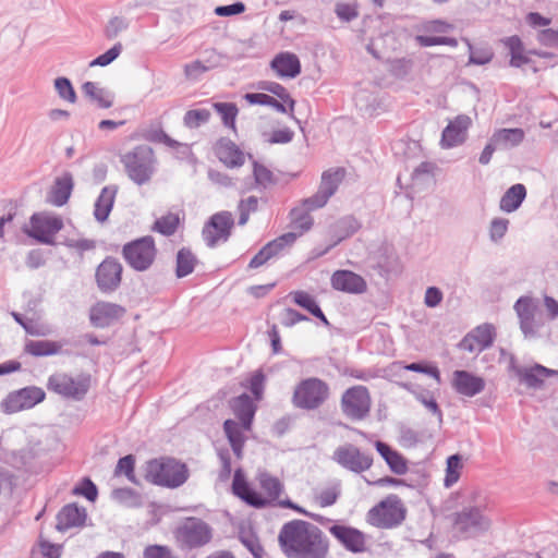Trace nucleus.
I'll return each mask as SVG.
<instances>
[{
	"label": "nucleus",
	"mask_w": 558,
	"mask_h": 558,
	"mask_svg": "<svg viewBox=\"0 0 558 558\" xmlns=\"http://www.w3.org/2000/svg\"><path fill=\"white\" fill-rule=\"evenodd\" d=\"M112 498L118 502L130 508H138L142 506L141 495L130 487H121L113 489Z\"/></svg>",
	"instance_id": "39"
},
{
	"label": "nucleus",
	"mask_w": 558,
	"mask_h": 558,
	"mask_svg": "<svg viewBox=\"0 0 558 558\" xmlns=\"http://www.w3.org/2000/svg\"><path fill=\"white\" fill-rule=\"evenodd\" d=\"M500 41L509 50L510 66L521 68L532 61L529 57L530 54L524 49L522 39L518 35L505 37Z\"/></svg>",
	"instance_id": "29"
},
{
	"label": "nucleus",
	"mask_w": 558,
	"mask_h": 558,
	"mask_svg": "<svg viewBox=\"0 0 558 558\" xmlns=\"http://www.w3.org/2000/svg\"><path fill=\"white\" fill-rule=\"evenodd\" d=\"M197 263V257L189 247H181L177 253L175 276L184 278L191 275Z\"/></svg>",
	"instance_id": "34"
},
{
	"label": "nucleus",
	"mask_w": 558,
	"mask_h": 558,
	"mask_svg": "<svg viewBox=\"0 0 558 558\" xmlns=\"http://www.w3.org/2000/svg\"><path fill=\"white\" fill-rule=\"evenodd\" d=\"M179 223V216L173 213H168L155 221L153 229L165 236H170L175 233Z\"/></svg>",
	"instance_id": "40"
},
{
	"label": "nucleus",
	"mask_w": 558,
	"mask_h": 558,
	"mask_svg": "<svg viewBox=\"0 0 558 558\" xmlns=\"http://www.w3.org/2000/svg\"><path fill=\"white\" fill-rule=\"evenodd\" d=\"M265 379L266 377L262 369L254 372L248 379V389L257 401L263 398Z\"/></svg>",
	"instance_id": "61"
},
{
	"label": "nucleus",
	"mask_w": 558,
	"mask_h": 558,
	"mask_svg": "<svg viewBox=\"0 0 558 558\" xmlns=\"http://www.w3.org/2000/svg\"><path fill=\"white\" fill-rule=\"evenodd\" d=\"M361 222L354 216H345L341 218L336 225L339 241L352 236L361 229Z\"/></svg>",
	"instance_id": "46"
},
{
	"label": "nucleus",
	"mask_w": 558,
	"mask_h": 558,
	"mask_svg": "<svg viewBox=\"0 0 558 558\" xmlns=\"http://www.w3.org/2000/svg\"><path fill=\"white\" fill-rule=\"evenodd\" d=\"M87 518L86 509L76 504L65 505L57 514V530L64 532L71 527L83 526Z\"/></svg>",
	"instance_id": "25"
},
{
	"label": "nucleus",
	"mask_w": 558,
	"mask_h": 558,
	"mask_svg": "<svg viewBox=\"0 0 558 558\" xmlns=\"http://www.w3.org/2000/svg\"><path fill=\"white\" fill-rule=\"evenodd\" d=\"M385 462L390 471L397 475H403L408 471L407 459L397 450Z\"/></svg>",
	"instance_id": "64"
},
{
	"label": "nucleus",
	"mask_w": 558,
	"mask_h": 558,
	"mask_svg": "<svg viewBox=\"0 0 558 558\" xmlns=\"http://www.w3.org/2000/svg\"><path fill=\"white\" fill-rule=\"evenodd\" d=\"M453 527L464 539L480 537L492 529V519L482 507L468 506L453 513Z\"/></svg>",
	"instance_id": "4"
},
{
	"label": "nucleus",
	"mask_w": 558,
	"mask_h": 558,
	"mask_svg": "<svg viewBox=\"0 0 558 558\" xmlns=\"http://www.w3.org/2000/svg\"><path fill=\"white\" fill-rule=\"evenodd\" d=\"M129 27V23L124 17L114 16L110 19L106 28L105 36L108 39L116 38L121 32L125 31Z\"/></svg>",
	"instance_id": "62"
},
{
	"label": "nucleus",
	"mask_w": 558,
	"mask_h": 558,
	"mask_svg": "<svg viewBox=\"0 0 558 558\" xmlns=\"http://www.w3.org/2000/svg\"><path fill=\"white\" fill-rule=\"evenodd\" d=\"M494 58V51L490 47L474 48L470 52L468 64L485 65Z\"/></svg>",
	"instance_id": "57"
},
{
	"label": "nucleus",
	"mask_w": 558,
	"mask_h": 558,
	"mask_svg": "<svg viewBox=\"0 0 558 558\" xmlns=\"http://www.w3.org/2000/svg\"><path fill=\"white\" fill-rule=\"evenodd\" d=\"M214 153L218 160L227 168H240L245 162V155L229 137H220L214 145Z\"/></svg>",
	"instance_id": "20"
},
{
	"label": "nucleus",
	"mask_w": 558,
	"mask_h": 558,
	"mask_svg": "<svg viewBox=\"0 0 558 558\" xmlns=\"http://www.w3.org/2000/svg\"><path fill=\"white\" fill-rule=\"evenodd\" d=\"M73 187V175L70 172H64L54 181L50 192V203L58 207L65 205L71 196Z\"/></svg>",
	"instance_id": "28"
},
{
	"label": "nucleus",
	"mask_w": 558,
	"mask_h": 558,
	"mask_svg": "<svg viewBox=\"0 0 558 558\" xmlns=\"http://www.w3.org/2000/svg\"><path fill=\"white\" fill-rule=\"evenodd\" d=\"M179 546L195 549L207 545L213 538V527L196 517L185 518L173 532Z\"/></svg>",
	"instance_id": "7"
},
{
	"label": "nucleus",
	"mask_w": 558,
	"mask_h": 558,
	"mask_svg": "<svg viewBox=\"0 0 558 558\" xmlns=\"http://www.w3.org/2000/svg\"><path fill=\"white\" fill-rule=\"evenodd\" d=\"M525 196V186L521 183L513 184L501 196L499 207L505 213H512L521 206Z\"/></svg>",
	"instance_id": "32"
},
{
	"label": "nucleus",
	"mask_w": 558,
	"mask_h": 558,
	"mask_svg": "<svg viewBox=\"0 0 558 558\" xmlns=\"http://www.w3.org/2000/svg\"><path fill=\"white\" fill-rule=\"evenodd\" d=\"M296 239L298 234L295 232H287L268 242L264 247L270 253L271 258H274L280 255L284 248L291 246Z\"/></svg>",
	"instance_id": "43"
},
{
	"label": "nucleus",
	"mask_w": 558,
	"mask_h": 558,
	"mask_svg": "<svg viewBox=\"0 0 558 558\" xmlns=\"http://www.w3.org/2000/svg\"><path fill=\"white\" fill-rule=\"evenodd\" d=\"M291 225L293 229L300 230L298 234L301 235L308 231L313 226V218L310 215V210L306 208H293L290 211Z\"/></svg>",
	"instance_id": "38"
},
{
	"label": "nucleus",
	"mask_w": 558,
	"mask_h": 558,
	"mask_svg": "<svg viewBox=\"0 0 558 558\" xmlns=\"http://www.w3.org/2000/svg\"><path fill=\"white\" fill-rule=\"evenodd\" d=\"M343 178L342 169H329L322 174V181L318 191L323 192L329 198L336 193Z\"/></svg>",
	"instance_id": "36"
},
{
	"label": "nucleus",
	"mask_w": 558,
	"mask_h": 558,
	"mask_svg": "<svg viewBox=\"0 0 558 558\" xmlns=\"http://www.w3.org/2000/svg\"><path fill=\"white\" fill-rule=\"evenodd\" d=\"M260 487L267 493L271 500H277L283 490V485L278 477L263 472L258 476Z\"/></svg>",
	"instance_id": "42"
},
{
	"label": "nucleus",
	"mask_w": 558,
	"mask_h": 558,
	"mask_svg": "<svg viewBox=\"0 0 558 558\" xmlns=\"http://www.w3.org/2000/svg\"><path fill=\"white\" fill-rule=\"evenodd\" d=\"M240 539L254 558L264 557V548L255 534H241Z\"/></svg>",
	"instance_id": "60"
},
{
	"label": "nucleus",
	"mask_w": 558,
	"mask_h": 558,
	"mask_svg": "<svg viewBox=\"0 0 558 558\" xmlns=\"http://www.w3.org/2000/svg\"><path fill=\"white\" fill-rule=\"evenodd\" d=\"M229 407L235 417L241 422L244 430H251L257 405L254 400L247 395L242 393L229 400Z\"/></svg>",
	"instance_id": "24"
},
{
	"label": "nucleus",
	"mask_w": 558,
	"mask_h": 558,
	"mask_svg": "<svg viewBox=\"0 0 558 558\" xmlns=\"http://www.w3.org/2000/svg\"><path fill=\"white\" fill-rule=\"evenodd\" d=\"M332 460L340 466L353 473L361 474L373 465V454L362 451L353 444H344L336 448Z\"/></svg>",
	"instance_id": "12"
},
{
	"label": "nucleus",
	"mask_w": 558,
	"mask_h": 558,
	"mask_svg": "<svg viewBox=\"0 0 558 558\" xmlns=\"http://www.w3.org/2000/svg\"><path fill=\"white\" fill-rule=\"evenodd\" d=\"M524 140V131L519 128L500 129L492 136V142L501 148H512L520 145Z\"/></svg>",
	"instance_id": "33"
},
{
	"label": "nucleus",
	"mask_w": 558,
	"mask_h": 558,
	"mask_svg": "<svg viewBox=\"0 0 558 558\" xmlns=\"http://www.w3.org/2000/svg\"><path fill=\"white\" fill-rule=\"evenodd\" d=\"M510 367L519 381L532 389H541L544 385V378L558 376V371L545 367L538 363L531 367L517 366L513 357L511 359Z\"/></svg>",
	"instance_id": "16"
},
{
	"label": "nucleus",
	"mask_w": 558,
	"mask_h": 558,
	"mask_svg": "<svg viewBox=\"0 0 558 558\" xmlns=\"http://www.w3.org/2000/svg\"><path fill=\"white\" fill-rule=\"evenodd\" d=\"M157 255L155 240L145 235L125 243L122 256L126 264L136 271H145L154 264Z\"/></svg>",
	"instance_id": "10"
},
{
	"label": "nucleus",
	"mask_w": 558,
	"mask_h": 558,
	"mask_svg": "<svg viewBox=\"0 0 558 558\" xmlns=\"http://www.w3.org/2000/svg\"><path fill=\"white\" fill-rule=\"evenodd\" d=\"M210 119V111L207 109H192L183 117L184 125L189 129H197Z\"/></svg>",
	"instance_id": "50"
},
{
	"label": "nucleus",
	"mask_w": 558,
	"mask_h": 558,
	"mask_svg": "<svg viewBox=\"0 0 558 558\" xmlns=\"http://www.w3.org/2000/svg\"><path fill=\"white\" fill-rule=\"evenodd\" d=\"M471 123V118L465 114H460L450 121L441 133V147L451 148L464 143Z\"/></svg>",
	"instance_id": "22"
},
{
	"label": "nucleus",
	"mask_w": 558,
	"mask_h": 558,
	"mask_svg": "<svg viewBox=\"0 0 558 558\" xmlns=\"http://www.w3.org/2000/svg\"><path fill=\"white\" fill-rule=\"evenodd\" d=\"M451 386L457 393L471 398L485 389V380L468 371L458 369L452 374Z\"/></svg>",
	"instance_id": "23"
},
{
	"label": "nucleus",
	"mask_w": 558,
	"mask_h": 558,
	"mask_svg": "<svg viewBox=\"0 0 558 558\" xmlns=\"http://www.w3.org/2000/svg\"><path fill=\"white\" fill-rule=\"evenodd\" d=\"M289 295L298 306L304 308L311 315H313L317 308L320 307L315 298L305 291H292Z\"/></svg>",
	"instance_id": "51"
},
{
	"label": "nucleus",
	"mask_w": 558,
	"mask_h": 558,
	"mask_svg": "<svg viewBox=\"0 0 558 558\" xmlns=\"http://www.w3.org/2000/svg\"><path fill=\"white\" fill-rule=\"evenodd\" d=\"M405 517L407 508L396 494L388 495L368 511L371 523L381 529L397 527L405 520Z\"/></svg>",
	"instance_id": "8"
},
{
	"label": "nucleus",
	"mask_w": 558,
	"mask_h": 558,
	"mask_svg": "<svg viewBox=\"0 0 558 558\" xmlns=\"http://www.w3.org/2000/svg\"><path fill=\"white\" fill-rule=\"evenodd\" d=\"M213 107L220 114L223 125L235 130V119L239 112L236 105L234 102H214Z\"/></svg>",
	"instance_id": "44"
},
{
	"label": "nucleus",
	"mask_w": 558,
	"mask_h": 558,
	"mask_svg": "<svg viewBox=\"0 0 558 558\" xmlns=\"http://www.w3.org/2000/svg\"><path fill=\"white\" fill-rule=\"evenodd\" d=\"M330 283L335 290L350 294H362L367 289V283L362 276L347 269L336 270Z\"/></svg>",
	"instance_id": "21"
},
{
	"label": "nucleus",
	"mask_w": 558,
	"mask_h": 558,
	"mask_svg": "<svg viewBox=\"0 0 558 558\" xmlns=\"http://www.w3.org/2000/svg\"><path fill=\"white\" fill-rule=\"evenodd\" d=\"M264 89L276 95L278 98H280L284 104H287L289 106L290 111H293L294 106H295V100L290 96V94L288 93V90L284 86H282L279 83H276V82H268L264 86Z\"/></svg>",
	"instance_id": "59"
},
{
	"label": "nucleus",
	"mask_w": 558,
	"mask_h": 558,
	"mask_svg": "<svg viewBox=\"0 0 558 558\" xmlns=\"http://www.w3.org/2000/svg\"><path fill=\"white\" fill-rule=\"evenodd\" d=\"M253 175L255 184L263 189L277 183L272 171L256 160L253 161Z\"/></svg>",
	"instance_id": "48"
},
{
	"label": "nucleus",
	"mask_w": 558,
	"mask_h": 558,
	"mask_svg": "<svg viewBox=\"0 0 558 558\" xmlns=\"http://www.w3.org/2000/svg\"><path fill=\"white\" fill-rule=\"evenodd\" d=\"M270 66L281 77L294 78L301 73V62L292 52H280L270 62Z\"/></svg>",
	"instance_id": "26"
},
{
	"label": "nucleus",
	"mask_w": 558,
	"mask_h": 558,
	"mask_svg": "<svg viewBox=\"0 0 558 558\" xmlns=\"http://www.w3.org/2000/svg\"><path fill=\"white\" fill-rule=\"evenodd\" d=\"M73 494L84 496L89 501H95L98 497V489L89 477H84L81 483L73 488Z\"/></svg>",
	"instance_id": "56"
},
{
	"label": "nucleus",
	"mask_w": 558,
	"mask_h": 558,
	"mask_svg": "<svg viewBox=\"0 0 558 558\" xmlns=\"http://www.w3.org/2000/svg\"><path fill=\"white\" fill-rule=\"evenodd\" d=\"M232 492L236 497L254 508L263 509L269 505L267 498L248 484L241 469L234 472Z\"/></svg>",
	"instance_id": "18"
},
{
	"label": "nucleus",
	"mask_w": 558,
	"mask_h": 558,
	"mask_svg": "<svg viewBox=\"0 0 558 558\" xmlns=\"http://www.w3.org/2000/svg\"><path fill=\"white\" fill-rule=\"evenodd\" d=\"M243 430L244 429L241 425V422L238 423L231 418H228L223 422V432L233 453L238 459H241L243 456V448L246 439Z\"/></svg>",
	"instance_id": "30"
},
{
	"label": "nucleus",
	"mask_w": 558,
	"mask_h": 558,
	"mask_svg": "<svg viewBox=\"0 0 558 558\" xmlns=\"http://www.w3.org/2000/svg\"><path fill=\"white\" fill-rule=\"evenodd\" d=\"M329 532L347 550L354 554L365 550V535L360 530L348 525L333 524L329 527Z\"/></svg>",
	"instance_id": "19"
},
{
	"label": "nucleus",
	"mask_w": 558,
	"mask_h": 558,
	"mask_svg": "<svg viewBox=\"0 0 558 558\" xmlns=\"http://www.w3.org/2000/svg\"><path fill=\"white\" fill-rule=\"evenodd\" d=\"M63 227V219L59 215L39 211L29 217V226H24L22 231L37 243L56 245V235Z\"/></svg>",
	"instance_id": "6"
},
{
	"label": "nucleus",
	"mask_w": 558,
	"mask_h": 558,
	"mask_svg": "<svg viewBox=\"0 0 558 558\" xmlns=\"http://www.w3.org/2000/svg\"><path fill=\"white\" fill-rule=\"evenodd\" d=\"M190 477L187 465L171 457H161L146 462L145 478L147 482L167 488H178Z\"/></svg>",
	"instance_id": "2"
},
{
	"label": "nucleus",
	"mask_w": 558,
	"mask_h": 558,
	"mask_svg": "<svg viewBox=\"0 0 558 558\" xmlns=\"http://www.w3.org/2000/svg\"><path fill=\"white\" fill-rule=\"evenodd\" d=\"M143 558H178L166 545H148L144 548Z\"/></svg>",
	"instance_id": "63"
},
{
	"label": "nucleus",
	"mask_w": 558,
	"mask_h": 558,
	"mask_svg": "<svg viewBox=\"0 0 558 558\" xmlns=\"http://www.w3.org/2000/svg\"><path fill=\"white\" fill-rule=\"evenodd\" d=\"M135 457L133 454H126L118 460L114 469V475L124 474L125 477L135 485H141L140 481L135 476Z\"/></svg>",
	"instance_id": "45"
},
{
	"label": "nucleus",
	"mask_w": 558,
	"mask_h": 558,
	"mask_svg": "<svg viewBox=\"0 0 558 558\" xmlns=\"http://www.w3.org/2000/svg\"><path fill=\"white\" fill-rule=\"evenodd\" d=\"M414 397L426 409H428L434 415L437 416L439 423L442 422V411L430 391L420 390V392H414Z\"/></svg>",
	"instance_id": "53"
},
{
	"label": "nucleus",
	"mask_w": 558,
	"mask_h": 558,
	"mask_svg": "<svg viewBox=\"0 0 558 558\" xmlns=\"http://www.w3.org/2000/svg\"><path fill=\"white\" fill-rule=\"evenodd\" d=\"M125 314V308L119 304L100 301L89 310L90 324L96 328H107Z\"/></svg>",
	"instance_id": "17"
},
{
	"label": "nucleus",
	"mask_w": 558,
	"mask_h": 558,
	"mask_svg": "<svg viewBox=\"0 0 558 558\" xmlns=\"http://www.w3.org/2000/svg\"><path fill=\"white\" fill-rule=\"evenodd\" d=\"M82 90L92 100L96 101L99 108L108 109L113 106V94L105 88L97 87L94 82H85Z\"/></svg>",
	"instance_id": "35"
},
{
	"label": "nucleus",
	"mask_w": 558,
	"mask_h": 558,
	"mask_svg": "<svg viewBox=\"0 0 558 558\" xmlns=\"http://www.w3.org/2000/svg\"><path fill=\"white\" fill-rule=\"evenodd\" d=\"M278 542L287 558H327L329 541L315 524L294 519L282 525Z\"/></svg>",
	"instance_id": "1"
},
{
	"label": "nucleus",
	"mask_w": 558,
	"mask_h": 558,
	"mask_svg": "<svg viewBox=\"0 0 558 558\" xmlns=\"http://www.w3.org/2000/svg\"><path fill=\"white\" fill-rule=\"evenodd\" d=\"M513 307L519 317V322L527 320V318L534 317L536 313V305L530 296L519 298Z\"/></svg>",
	"instance_id": "52"
},
{
	"label": "nucleus",
	"mask_w": 558,
	"mask_h": 558,
	"mask_svg": "<svg viewBox=\"0 0 558 558\" xmlns=\"http://www.w3.org/2000/svg\"><path fill=\"white\" fill-rule=\"evenodd\" d=\"M123 266L112 256H107L96 268L95 281L104 294L116 292L121 286Z\"/></svg>",
	"instance_id": "13"
},
{
	"label": "nucleus",
	"mask_w": 558,
	"mask_h": 558,
	"mask_svg": "<svg viewBox=\"0 0 558 558\" xmlns=\"http://www.w3.org/2000/svg\"><path fill=\"white\" fill-rule=\"evenodd\" d=\"M123 46L121 43L114 44L110 49H108L105 53L98 56L94 60L89 62V66H106L113 62L122 52Z\"/></svg>",
	"instance_id": "54"
},
{
	"label": "nucleus",
	"mask_w": 558,
	"mask_h": 558,
	"mask_svg": "<svg viewBox=\"0 0 558 558\" xmlns=\"http://www.w3.org/2000/svg\"><path fill=\"white\" fill-rule=\"evenodd\" d=\"M45 391L36 386H28L10 392L2 401L1 407L5 413H16L32 409L45 400Z\"/></svg>",
	"instance_id": "15"
},
{
	"label": "nucleus",
	"mask_w": 558,
	"mask_h": 558,
	"mask_svg": "<svg viewBox=\"0 0 558 558\" xmlns=\"http://www.w3.org/2000/svg\"><path fill=\"white\" fill-rule=\"evenodd\" d=\"M460 469H462V458L456 453L447 458L446 476L444 484L446 487H451L458 482L460 477Z\"/></svg>",
	"instance_id": "47"
},
{
	"label": "nucleus",
	"mask_w": 558,
	"mask_h": 558,
	"mask_svg": "<svg viewBox=\"0 0 558 558\" xmlns=\"http://www.w3.org/2000/svg\"><path fill=\"white\" fill-rule=\"evenodd\" d=\"M53 85L58 96L61 99L69 101L71 104H74L76 101V92L68 77H57L53 82Z\"/></svg>",
	"instance_id": "49"
},
{
	"label": "nucleus",
	"mask_w": 558,
	"mask_h": 558,
	"mask_svg": "<svg viewBox=\"0 0 558 558\" xmlns=\"http://www.w3.org/2000/svg\"><path fill=\"white\" fill-rule=\"evenodd\" d=\"M62 342L52 340H28L25 343V353L35 356H51L61 353Z\"/></svg>",
	"instance_id": "31"
},
{
	"label": "nucleus",
	"mask_w": 558,
	"mask_h": 558,
	"mask_svg": "<svg viewBox=\"0 0 558 558\" xmlns=\"http://www.w3.org/2000/svg\"><path fill=\"white\" fill-rule=\"evenodd\" d=\"M372 407V398L367 387L356 385L348 388L340 401L342 413L353 420L362 421L368 416Z\"/></svg>",
	"instance_id": "11"
},
{
	"label": "nucleus",
	"mask_w": 558,
	"mask_h": 558,
	"mask_svg": "<svg viewBox=\"0 0 558 558\" xmlns=\"http://www.w3.org/2000/svg\"><path fill=\"white\" fill-rule=\"evenodd\" d=\"M144 136L148 142L162 143L170 148H178L180 146V143L171 138L162 129H149Z\"/></svg>",
	"instance_id": "55"
},
{
	"label": "nucleus",
	"mask_w": 558,
	"mask_h": 558,
	"mask_svg": "<svg viewBox=\"0 0 558 558\" xmlns=\"http://www.w3.org/2000/svg\"><path fill=\"white\" fill-rule=\"evenodd\" d=\"M125 172L131 181L137 185L150 182L155 174L156 158L151 147L138 145L121 157Z\"/></svg>",
	"instance_id": "3"
},
{
	"label": "nucleus",
	"mask_w": 558,
	"mask_h": 558,
	"mask_svg": "<svg viewBox=\"0 0 558 558\" xmlns=\"http://www.w3.org/2000/svg\"><path fill=\"white\" fill-rule=\"evenodd\" d=\"M117 193V185H107L102 187L94 206V217L98 222L102 223L107 221L112 210Z\"/></svg>",
	"instance_id": "27"
},
{
	"label": "nucleus",
	"mask_w": 558,
	"mask_h": 558,
	"mask_svg": "<svg viewBox=\"0 0 558 558\" xmlns=\"http://www.w3.org/2000/svg\"><path fill=\"white\" fill-rule=\"evenodd\" d=\"M470 336L477 344V351L481 352L493 344L495 338L494 327L490 324L481 325Z\"/></svg>",
	"instance_id": "37"
},
{
	"label": "nucleus",
	"mask_w": 558,
	"mask_h": 558,
	"mask_svg": "<svg viewBox=\"0 0 558 558\" xmlns=\"http://www.w3.org/2000/svg\"><path fill=\"white\" fill-rule=\"evenodd\" d=\"M245 100L251 105L269 106L281 113H287L286 106L278 101L276 98L264 93H247L244 96Z\"/></svg>",
	"instance_id": "41"
},
{
	"label": "nucleus",
	"mask_w": 558,
	"mask_h": 558,
	"mask_svg": "<svg viewBox=\"0 0 558 558\" xmlns=\"http://www.w3.org/2000/svg\"><path fill=\"white\" fill-rule=\"evenodd\" d=\"M330 390L326 381L318 377L302 379L294 388L292 404L301 410H316L329 398Z\"/></svg>",
	"instance_id": "5"
},
{
	"label": "nucleus",
	"mask_w": 558,
	"mask_h": 558,
	"mask_svg": "<svg viewBox=\"0 0 558 558\" xmlns=\"http://www.w3.org/2000/svg\"><path fill=\"white\" fill-rule=\"evenodd\" d=\"M403 368L405 371L428 375L440 383V372L436 365H432L425 362H413L405 364Z\"/></svg>",
	"instance_id": "58"
},
{
	"label": "nucleus",
	"mask_w": 558,
	"mask_h": 558,
	"mask_svg": "<svg viewBox=\"0 0 558 558\" xmlns=\"http://www.w3.org/2000/svg\"><path fill=\"white\" fill-rule=\"evenodd\" d=\"M90 388V375L81 374L72 377L66 373H54L49 376L47 389L64 399L81 401Z\"/></svg>",
	"instance_id": "9"
},
{
	"label": "nucleus",
	"mask_w": 558,
	"mask_h": 558,
	"mask_svg": "<svg viewBox=\"0 0 558 558\" xmlns=\"http://www.w3.org/2000/svg\"><path fill=\"white\" fill-rule=\"evenodd\" d=\"M234 220L230 211H220L214 214L203 228L202 235L206 245L215 247L219 240L228 241Z\"/></svg>",
	"instance_id": "14"
}]
</instances>
